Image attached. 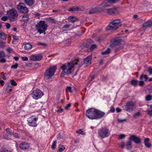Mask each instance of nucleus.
I'll use <instances>...</instances> for the list:
<instances>
[{
    "label": "nucleus",
    "instance_id": "18",
    "mask_svg": "<svg viewBox=\"0 0 152 152\" xmlns=\"http://www.w3.org/2000/svg\"><path fill=\"white\" fill-rule=\"evenodd\" d=\"M20 148L23 150H26L28 148V144L25 142H23L20 145Z\"/></svg>",
    "mask_w": 152,
    "mask_h": 152
},
{
    "label": "nucleus",
    "instance_id": "37",
    "mask_svg": "<svg viewBox=\"0 0 152 152\" xmlns=\"http://www.w3.org/2000/svg\"><path fill=\"white\" fill-rule=\"evenodd\" d=\"M1 152H12L11 151H9L5 148L2 147L1 149Z\"/></svg>",
    "mask_w": 152,
    "mask_h": 152
},
{
    "label": "nucleus",
    "instance_id": "42",
    "mask_svg": "<svg viewBox=\"0 0 152 152\" xmlns=\"http://www.w3.org/2000/svg\"><path fill=\"white\" fill-rule=\"evenodd\" d=\"M140 115V112H138L135 113L134 115H133V117L134 118H136L137 117L139 116Z\"/></svg>",
    "mask_w": 152,
    "mask_h": 152
},
{
    "label": "nucleus",
    "instance_id": "44",
    "mask_svg": "<svg viewBox=\"0 0 152 152\" xmlns=\"http://www.w3.org/2000/svg\"><path fill=\"white\" fill-rule=\"evenodd\" d=\"M145 83L144 81H139V83L138 85L141 86H143L144 85Z\"/></svg>",
    "mask_w": 152,
    "mask_h": 152
},
{
    "label": "nucleus",
    "instance_id": "43",
    "mask_svg": "<svg viewBox=\"0 0 152 152\" xmlns=\"http://www.w3.org/2000/svg\"><path fill=\"white\" fill-rule=\"evenodd\" d=\"M35 55H32L29 57L30 59L31 60L36 61Z\"/></svg>",
    "mask_w": 152,
    "mask_h": 152
},
{
    "label": "nucleus",
    "instance_id": "11",
    "mask_svg": "<svg viewBox=\"0 0 152 152\" xmlns=\"http://www.w3.org/2000/svg\"><path fill=\"white\" fill-rule=\"evenodd\" d=\"M31 94L32 97L34 99H38L42 97L43 94L40 90L38 89L33 90Z\"/></svg>",
    "mask_w": 152,
    "mask_h": 152
},
{
    "label": "nucleus",
    "instance_id": "55",
    "mask_svg": "<svg viewBox=\"0 0 152 152\" xmlns=\"http://www.w3.org/2000/svg\"><path fill=\"white\" fill-rule=\"evenodd\" d=\"M7 18L6 16H4L3 17L1 18V20L4 21H6L7 20Z\"/></svg>",
    "mask_w": 152,
    "mask_h": 152
},
{
    "label": "nucleus",
    "instance_id": "50",
    "mask_svg": "<svg viewBox=\"0 0 152 152\" xmlns=\"http://www.w3.org/2000/svg\"><path fill=\"white\" fill-rule=\"evenodd\" d=\"M126 135L124 134H121L119 136V138L121 139H124Z\"/></svg>",
    "mask_w": 152,
    "mask_h": 152
},
{
    "label": "nucleus",
    "instance_id": "21",
    "mask_svg": "<svg viewBox=\"0 0 152 152\" xmlns=\"http://www.w3.org/2000/svg\"><path fill=\"white\" fill-rule=\"evenodd\" d=\"M7 87L6 88V91L8 93H10L12 91V87L10 86L9 83H7L6 84Z\"/></svg>",
    "mask_w": 152,
    "mask_h": 152
},
{
    "label": "nucleus",
    "instance_id": "23",
    "mask_svg": "<svg viewBox=\"0 0 152 152\" xmlns=\"http://www.w3.org/2000/svg\"><path fill=\"white\" fill-rule=\"evenodd\" d=\"M26 4L29 6L32 5L34 3V0H24Z\"/></svg>",
    "mask_w": 152,
    "mask_h": 152
},
{
    "label": "nucleus",
    "instance_id": "45",
    "mask_svg": "<svg viewBox=\"0 0 152 152\" xmlns=\"http://www.w3.org/2000/svg\"><path fill=\"white\" fill-rule=\"evenodd\" d=\"M12 37L13 38V42L14 41V40H19V39L18 37L15 36L14 35H12Z\"/></svg>",
    "mask_w": 152,
    "mask_h": 152
},
{
    "label": "nucleus",
    "instance_id": "8",
    "mask_svg": "<svg viewBox=\"0 0 152 152\" xmlns=\"http://www.w3.org/2000/svg\"><path fill=\"white\" fill-rule=\"evenodd\" d=\"M17 9L18 11L21 13L27 14L28 12V10L26 6L24 4L20 3L17 6Z\"/></svg>",
    "mask_w": 152,
    "mask_h": 152
},
{
    "label": "nucleus",
    "instance_id": "15",
    "mask_svg": "<svg viewBox=\"0 0 152 152\" xmlns=\"http://www.w3.org/2000/svg\"><path fill=\"white\" fill-rule=\"evenodd\" d=\"M129 139V140L133 141L137 144H140L141 142L140 139L135 135H131Z\"/></svg>",
    "mask_w": 152,
    "mask_h": 152
},
{
    "label": "nucleus",
    "instance_id": "3",
    "mask_svg": "<svg viewBox=\"0 0 152 152\" xmlns=\"http://www.w3.org/2000/svg\"><path fill=\"white\" fill-rule=\"evenodd\" d=\"M121 25L120 19L115 20L111 22L106 28L107 30H116Z\"/></svg>",
    "mask_w": 152,
    "mask_h": 152
},
{
    "label": "nucleus",
    "instance_id": "35",
    "mask_svg": "<svg viewBox=\"0 0 152 152\" xmlns=\"http://www.w3.org/2000/svg\"><path fill=\"white\" fill-rule=\"evenodd\" d=\"M57 142L56 140H54L53 141V142L51 145V148L53 149L54 150L56 148V144Z\"/></svg>",
    "mask_w": 152,
    "mask_h": 152
},
{
    "label": "nucleus",
    "instance_id": "19",
    "mask_svg": "<svg viewBox=\"0 0 152 152\" xmlns=\"http://www.w3.org/2000/svg\"><path fill=\"white\" fill-rule=\"evenodd\" d=\"M150 141V139L149 138H146L144 140V143L145 146L147 148H150L152 146L151 144L149 142Z\"/></svg>",
    "mask_w": 152,
    "mask_h": 152
},
{
    "label": "nucleus",
    "instance_id": "22",
    "mask_svg": "<svg viewBox=\"0 0 152 152\" xmlns=\"http://www.w3.org/2000/svg\"><path fill=\"white\" fill-rule=\"evenodd\" d=\"M111 4H110V3L109 2V1H105L103 2L101 4V5L103 6V7H104V8H105V7H107L108 6H110Z\"/></svg>",
    "mask_w": 152,
    "mask_h": 152
},
{
    "label": "nucleus",
    "instance_id": "17",
    "mask_svg": "<svg viewBox=\"0 0 152 152\" xmlns=\"http://www.w3.org/2000/svg\"><path fill=\"white\" fill-rule=\"evenodd\" d=\"M107 13L110 15H114L117 12L116 8H110L107 9Z\"/></svg>",
    "mask_w": 152,
    "mask_h": 152
},
{
    "label": "nucleus",
    "instance_id": "20",
    "mask_svg": "<svg viewBox=\"0 0 152 152\" xmlns=\"http://www.w3.org/2000/svg\"><path fill=\"white\" fill-rule=\"evenodd\" d=\"M152 26V21L151 20H148L144 23L143 26L144 27L147 28Z\"/></svg>",
    "mask_w": 152,
    "mask_h": 152
},
{
    "label": "nucleus",
    "instance_id": "27",
    "mask_svg": "<svg viewBox=\"0 0 152 152\" xmlns=\"http://www.w3.org/2000/svg\"><path fill=\"white\" fill-rule=\"evenodd\" d=\"M68 20L70 22H74L77 21L78 20L75 17L70 16L69 17Z\"/></svg>",
    "mask_w": 152,
    "mask_h": 152
},
{
    "label": "nucleus",
    "instance_id": "9",
    "mask_svg": "<svg viewBox=\"0 0 152 152\" xmlns=\"http://www.w3.org/2000/svg\"><path fill=\"white\" fill-rule=\"evenodd\" d=\"M136 108V104L132 101H130L126 102L125 105V110L128 112L133 110Z\"/></svg>",
    "mask_w": 152,
    "mask_h": 152
},
{
    "label": "nucleus",
    "instance_id": "39",
    "mask_svg": "<svg viewBox=\"0 0 152 152\" xmlns=\"http://www.w3.org/2000/svg\"><path fill=\"white\" fill-rule=\"evenodd\" d=\"M11 84L14 86H16L17 85V83L16 82L13 80H10Z\"/></svg>",
    "mask_w": 152,
    "mask_h": 152
},
{
    "label": "nucleus",
    "instance_id": "36",
    "mask_svg": "<svg viewBox=\"0 0 152 152\" xmlns=\"http://www.w3.org/2000/svg\"><path fill=\"white\" fill-rule=\"evenodd\" d=\"M144 78L145 79V81H146L148 79V78L146 75H141L140 77V80H142Z\"/></svg>",
    "mask_w": 152,
    "mask_h": 152
},
{
    "label": "nucleus",
    "instance_id": "2",
    "mask_svg": "<svg viewBox=\"0 0 152 152\" xmlns=\"http://www.w3.org/2000/svg\"><path fill=\"white\" fill-rule=\"evenodd\" d=\"M121 39H115L111 42L110 46L115 48L114 51L115 52H117L123 48V46L121 44Z\"/></svg>",
    "mask_w": 152,
    "mask_h": 152
},
{
    "label": "nucleus",
    "instance_id": "59",
    "mask_svg": "<svg viewBox=\"0 0 152 152\" xmlns=\"http://www.w3.org/2000/svg\"><path fill=\"white\" fill-rule=\"evenodd\" d=\"M1 58V59H0V62L4 63L6 62V60L4 58Z\"/></svg>",
    "mask_w": 152,
    "mask_h": 152
},
{
    "label": "nucleus",
    "instance_id": "5",
    "mask_svg": "<svg viewBox=\"0 0 152 152\" xmlns=\"http://www.w3.org/2000/svg\"><path fill=\"white\" fill-rule=\"evenodd\" d=\"M56 69V67H50L47 69L44 73V78L46 80L51 79L54 75Z\"/></svg>",
    "mask_w": 152,
    "mask_h": 152
},
{
    "label": "nucleus",
    "instance_id": "47",
    "mask_svg": "<svg viewBox=\"0 0 152 152\" xmlns=\"http://www.w3.org/2000/svg\"><path fill=\"white\" fill-rule=\"evenodd\" d=\"M66 90L67 91H69L71 93H72V91L71 90V87L70 86L67 87Z\"/></svg>",
    "mask_w": 152,
    "mask_h": 152
},
{
    "label": "nucleus",
    "instance_id": "40",
    "mask_svg": "<svg viewBox=\"0 0 152 152\" xmlns=\"http://www.w3.org/2000/svg\"><path fill=\"white\" fill-rule=\"evenodd\" d=\"M76 132L77 133L80 134L82 135L85 134V133H84L83 131L82 130V129H80L77 130L76 131Z\"/></svg>",
    "mask_w": 152,
    "mask_h": 152
},
{
    "label": "nucleus",
    "instance_id": "26",
    "mask_svg": "<svg viewBox=\"0 0 152 152\" xmlns=\"http://www.w3.org/2000/svg\"><path fill=\"white\" fill-rule=\"evenodd\" d=\"M132 142L131 141H129L126 142V146L127 149H131L132 148Z\"/></svg>",
    "mask_w": 152,
    "mask_h": 152
},
{
    "label": "nucleus",
    "instance_id": "33",
    "mask_svg": "<svg viewBox=\"0 0 152 152\" xmlns=\"http://www.w3.org/2000/svg\"><path fill=\"white\" fill-rule=\"evenodd\" d=\"M22 19L25 22H26L28 20V15L23 16Z\"/></svg>",
    "mask_w": 152,
    "mask_h": 152
},
{
    "label": "nucleus",
    "instance_id": "7",
    "mask_svg": "<svg viewBox=\"0 0 152 152\" xmlns=\"http://www.w3.org/2000/svg\"><path fill=\"white\" fill-rule=\"evenodd\" d=\"M7 14L8 18L10 20L12 21H15L18 16L17 11L14 9L10 10L7 12Z\"/></svg>",
    "mask_w": 152,
    "mask_h": 152
},
{
    "label": "nucleus",
    "instance_id": "30",
    "mask_svg": "<svg viewBox=\"0 0 152 152\" xmlns=\"http://www.w3.org/2000/svg\"><path fill=\"white\" fill-rule=\"evenodd\" d=\"M110 52V48H107L105 51L101 53L102 54L104 55L109 54Z\"/></svg>",
    "mask_w": 152,
    "mask_h": 152
},
{
    "label": "nucleus",
    "instance_id": "54",
    "mask_svg": "<svg viewBox=\"0 0 152 152\" xmlns=\"http://www.w3.org/2000/svg\"><path fill=\"white\" fill-rule=\"evenodd\" d=\"M110 111L111 112H114L115 111V109L113 106L110 107Z\"/></svg>",
    "mask_w": 152,
    "mask_h": 152
},
{
    "label": "nucleus",
    "instance_id": "41",
    "mask_svg": "<svg viewBox=\"0 0 152 152\" xmlns=\"http://www.w3.org/2000/svg\"><path fill=\"white\" fill-rule=\"evenodd\" d=\"M5 56L4 53L3 51H0V58H4Z\"/></svg>",
    "mask_w": 152,
    "mask_h": 152
},
{
    "label": "nucleus",
    "instance_id": "13",
    "mask_svg": "<svg viewBox=\"0 0 152 152\" xmlns=\"http://www.w3.org/2000/svg\"><path fill=\"white\" fill-rule=\"evenodd\" d=\"M101 5V4H100L97 7L90 10L89 11V13L90 14L94 13L103 11H104V8L103 7V6Z\"/></svg>",
    "mask_w": 152,
    "mask_h": 152
},
{
    "label": "nucleus",
    "instance_id": "56",
    "mask_svg": "<svg viewBox=\"0 0 152 152\" xmlns=\"http://www.w3.org/2000/svg\"><path fill=\"white\" fill-rule=\"evenodd\" d=\"M11 134L13 135L14 137L16 138L18 137H19L18 134L16 133H12Z\"/></svg>",
    "mask_w": 152,
    "mask_h": 152
},
{
    "label": "nucleus",
    "instance_id": "53",
    "mask_svg": "<svg viewBox=\"0 0 152 152\" xmlns=\"http://www.w3.org/2000/svg\"><path fill=\"white\" fill-rule=\"evenodd\" d=\"M148 114L150 116L152 115V110H147Z\"/></svg>",
    "mask_w": 152,
    "mask_h": 152
},
{
    "label": "nucleus",
    "instance_id": "16",
    "mask_svg": "<svg viewBox=\"0 0 152 152\" xmlns=\"http://www.w3.org/2000/svg\"><path fill=\"white\" fill-rule=\"evenodd\" d=\"M92 57L91 56L89 55L84 60V64L85 65L88 66L91 63Z\"/></svg>",
    "mask_w": 152,
    "mask_h": 152
},
{
    "label": "nucleus",
    "instance_id": "29",
    "mask_svg": "<svg viewBox=\"0 0 152 152\" xmlns=\"http://www.w3.org/2000/svg\"><path fill=\"white\" fill-rule=\"evenodd\" d=\"M35 58H36V61H39L41 59L42 56V54H39L35 55Z\"/></svg>",
    "mask_w": 152,
    "mask_h": 152
},
{
    "label": "nucleus",
    "instance_id": "63",
    "mask_svg": "<svg viewBox=\"0 0 152 152\" xmlns=\"http://www.w3.org/2000/svg\"><path fill=\"white\" fill-rule=\"evenodd\" d=\"M4 81L2 80L0 81V84L2 86H4Z\"/></svg>",
    "mask_w": 152,
    "mask_h": 152
},
{
    "label": "nucleus",
    "instance_id": "32",
    "mask_svg": "<svg viewBox=\"0 0 152 152\" xmlns=\"http://www.w3.org/2000/svg\"><path fill=\"white\" fill-rule=\"evenodd\" d=\"M138 82L135 80H132L131 82V84L134 86H136L138 85Z\"/></svg>",
    "mask_w": 152,
    "mask_h": 152
},
{
    "label": "nucleus",
    "instance_id": "62",
    "mask_svg": "<svg viewBox=\"0 0 152 152\" xmlns=\"http://www.w3.org/2000/svg\"><path fill=\"white\" fill-rule=\"evenodd\" d=\"M22 59L23 61H26L28 60V58L27 57H26V56H24V57H22Z\"/></svg>",
    "mask_w": 152,
    "mask_h": 152
},
{
    "label": "nucleus",
    "instance_id": "58",
    "mask_svg": "<svg viewBox=\"0 0 152 152\" xmlns=\"http://www.w3.org/2000/svg\"><path fill=\"white\" fill-rule=\"evenodd\" d=\"M6 26L7 29H9L10 27V25L9 23H6Z\"/></svg>",
    "mask_w": 152,
    "mask_h": 152
},
{
    "label": "nucleus",
    "instance_id": "64",
    "mask_svg": "<svg viewBox=\"0 0 152 152\" xmlns=\"http://www.w3.org/2000/svg\"><path fill=\"white\" fill-rule=\"evenodd\" d=\"M125 143L124 142H122L121 143V146L122 147V148H124L125 146Z\"/></svg>",
    "mask_w": 152,
    "mask_h": 152
},
{
    "label": "nucleus",
    "instance_id": "10",
    "mask_svg": "<svg viewBox=\"0 0 152 152\" xmlns=\"http://www.w3.org/2000/svg\"><path fill=\"white\" fill-rule=\"evenodd\" d=\"M38 119L37 117H35L34 116L30 117L27 120L28 125L33 127H36L37 126V121Z\"/></svg>",
    "mask_w": 152,
    "mask_h": 152
},
{
    "label": "nucleus",
    "instance_id": "6",
    "mask_svg": "<svg viewBox=\"0 0 152 152\" xmlns=\"http://www.w3.org/2000/svg\"><path fill=\"white\" fill-rule=\"evenodd\" d=\"M98 133L100 137L103 139L109 137L110 134V131L106 128H102L98 130Z\"/></svg>",
    "mask_w": 152,
    "mask_h": 152
},
{
    "label": "nucleus",
    "instance_id": "1",
    "mask_svg": "<svg viewBox=\"0 0 152 152\" xmlns=\"http://www.w3.org/2000/svg\"><path fill=\"white\" fill-rule=\"evenodd\" d=\"M105 113L95 109L91 108L87 110L86 116L91 119H97L102 118L105 115Z\"/></svg>",
    "mask_w": 152,
    "mask_h": 152
},
{
    "label": "nucleus",
    "instance_id": "12",
    "mask_svg": "<svg viewBox=\"0 0 152 152\" xmlns=\"http://www.w3.org/2000/svg\"><path fill=\"white\" fill-rule=\"evenodd\" d=\"M73 67H61L62 72L60 75V77H63L64 75L71 73V71Z\"/></svg>",
    "mask_w": 152,
    "mask_h": 152
},
{
    "label": "nucleus",
    "instance_id": "14",
    "mask_svg": "<svg viewBox=\"0 0 152 152\" xmlns=\"http://www.w3.org/2000/svg\"><path fill=\"white\" fill-rule=\"evenodd\" d=\"M80 60L78 58H76L74 60H72L67 64V65L65 64H64L60 66H73L77 65L79 62Z\"/></svg>",
    "mask_w": 152,
    "mask_h": 152
},
{
    "label": "nucleus",
    "instance_id": "25",
    "mask_svg": "<svg viewBox=\"0 0 152 152\" xmlns=\"http://www.w3.org/2000/svg\"><path fill=\"white\" fill-rule=\"evenodd\" d=\"M7 36L3 32H0V38L3 40H6L7 39Z\"/></svg>",
    "mask_w": 152,
    "mask_h": 152
},
{
    "label": "nucleus",
    "instance_id": "61",
    "mask_svg": "<svg viewBox=\"0 0 152 152\" xmlns=\"http://www.w3.org/2000/svg\"><path fill=\"white\" fill-rule=\"evenodd\" d=\"M80 141V139L79 138H77L74 140V142L75 143H79Z\"/></svg>",
    "mask_w": 152,
    "mask_h": 152
},
{
    "label": "nucleus",
    "instance_id": "46",
    "mask_svg": "<svg viewBox=\"0 0 152 152\" xmlns=\"http://www.w3.org/2000/svg\"><path fill=\"white\" fill-rule=\"evenodd\" d=\"M97 46L96 45L93 44L91 45L90 47V49L93 50L96 48Z\"/></svg>",
    "mask_w": 152,
    "mask_h": 152
},
{
    "label": "nucleus",
    "instance_id": "4",
    "mask_svg": "<svg viewBox=\"0 0 152 152\" xmlns=\"http://www.w3.org/2000/svg\"><path fill=\"white\" fill-rule=\"evenodd\" d=\"M47 25L45 24V22L44 21H40L36 25L37 29L39 34L44 33L45 34H46L45 31L47 29Z\"/></svg>",
    "mask_w": 152,
    "mask_h": 152
},
{
    "label": "nucleus",
    "instance_id": "49",
    "mask_svg": "<svg viewBox=\"0 0 152 152\" xmlns=\"http://www.w3.org/2000/svg\"><path fill=\"white\" fill-rule=\"evenodd\" d=\"M147 71L148 72L150 75H152V68H151V67L149 68Z\"/></svg>",
    "mask_w": 152,
    "mask_h": 152
},
{
    "label": "nucleus",
    "instance_id": "52",
    "mask_svg": "<svg viewBox=\"0 0 152 152\" xmlns=\"http://www.w3.org/2000/svg\"><path fill=\"white\" fill-rule=\"evenodd\" d=\"M7 51L9 53L13 51V50L10 47H8L7 49Z\"/></svg>",
    "mask_w": 152,
    "mask_h": 152
},
{
    "label": "nucleus",
    "instance_id": "34",
    "mask_svg": "<svg viewBox=\"0 0 152 152\" xmlns=\"http://www.w3.org/2000/svg\"><path fill=\"white\" fill-rule=\"evenodd\" d=\"M152 98V96L149 94L146 95L145 97V100L147 101H149L151 100Z\"/></svg>",
    "mask_w": 152,
    "mask_h": 152
},
{
    "label": "nucleus",
    "instance_id": "51",
    "mask_svg": "<svg viewBox=\"0 0 152 152\" xmlns=\"http://www.w3.org/2000/svg\"><path fill=\"white\" fill-rule=\"evenodd\" d=\"M71 106V104L70 103H69L67 104V105L65 107V109L66 110L68 109Z\"/></svg>",
    "mask_w": 152,
    "mask_h": 152
},
{
    "label": "nucleus",
    "instance_id": "48",
    "mask_svg": "<svg viewBox=\"0 0 152 152\" xmlns=\"http://www.w3.org/2000/svg\"><path fill=\"white\" fill-rule=\"evenodd\" d=\"M108 1L111 4L115 3L117 1L116 0H108Z\"/></svg>",
    "mask_w": 152,
    "mask_h": 152
},
{
    "label": "nucleus",
    "instance_id": "31",
    "mask_svg": "<svg viewBox=\"0 0 152 152\" xmlns=\"http://www.w3.org/2000/svg\"><path fill=\"white\" fill-rule=\"evenodd\" d=\"M65 149V148L64 145H60L59 147L58 151L60 152H62Z\"/></svg>",
    "mask_w": 152,
    "mask_h": 152
},
{
    "label": "nucleus",
    "instance_id": "60",
    "mask_svg": "<svg viewBox=\"0 0 152 152\" xmlns=\"http://www.w3.org/2000/svg\"><path fill=\"white\" fill-rule=\"evenodd\" d=\"M6 132L8 134H11V132L10 131V129L9 128H8L6 129Z\"/></svg>",
    "mask_w": 152,
    "mask_h": 152
},
{
    "label": "nucleus",
    "instance_id": "28",
    "mask_svg": "<svg viewBox=\"0 0 152 152\" xmlns=\"http://www.w3.org/2000/svg\"><path fill=\"white\" fill-rule=\"evenodd\" d=\"M31 45L29 43L26 44L24 46L25 49L27 50H28L31 49Z\"/></svg>",
    "mask_w": 152,
    "mask_h": 152
},
{
    "label": "nucleus",
    "instance_id": "57",
    "mask_svg": "<svg viewBox=\"0 0 152 152\" xmlns=\"http://www.w3.org/2000/svg\"><path fill=\"white\" fill-rule=\"evenodd\" d=\"M118 121L119 122H122L124 121H127V119H118Z\"/></svg>",
    "mask_w": 152,
    "mask_h": 152
},
{
    "label": "nucleus",
    "instance_id": "38",
    "mask_svg": "<svg viewBox=\"0 0 152 152\" xmlns=\"http://www.w3.org/2000/svg\"><path fill=\"white\" fill-rule=\"evenodd\" d=\"M70 25L68 24H66L64 25L63 27H62V29L63 30H66L68 29L69 27H70Z\"/></svg>",
    "mask_w": 152,
    "mask_h": 152
},
{
    "label": "nucleus",
    "instance_id": "24",
    "mask_svg": "<svg viewBox=\"0 0 152 152\" xmlns=\"http://www.w3.org/2000/svg\"><path fill=\"white\" fill-rule=\"evenodd\" d=\"M80 10V8L79 7H74L71 8H69L68 10L69 11H75L77 10Z\"/></svg>",
    "mask_w": 152,
    "mask_h": 152
}]
</instances>
